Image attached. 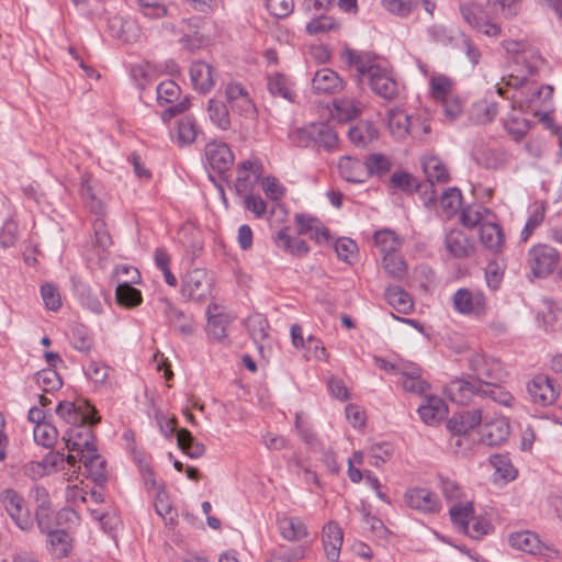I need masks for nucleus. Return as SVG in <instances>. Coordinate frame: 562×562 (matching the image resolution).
Wrapping results in <instances>:
<instances>
[{
  "instance_id": "60",
  "label": "nucleus",
  "mask_w": 562,
  "mask_h": 562,
  "mask_svg": "<svg viewBox=\"0 0 562 562\" xmlns=\"http://www.w3.org/2000/svg\"><path fill=\"white\" fill-rule=\"evenodd\" d=\"M487 7L495 14L504 18H512L518 14L520 10L519 0H487Z\"/></svg>"
},
{
  "instance_id": "12",
  "label": "nucleus",
  "mask_w": 562,
  "mask_h": 562,
  "mask_svg": "<svg viewBox=\"0 0 562 562\" xmlns=\"http://www.w3.org/2000/svg\"><path fill=\"white\" fill-rule=\"evenodd\" d=\"M226 101L232 111L246 119H254L257 109L247 89L237 82H229L225 88Z\"/></svg>"
},
{
  "instance_id": "63",
  "label": "nucleus",
  "mask_w": 562,
  "mask_h": 562,
  "mask_svg": "<svg viewBox=\"0 0 562 562\" xmlns=\"http://www.w3.org/2000/svg\"><path fill=\"white\" fill-rule=\"evenodd\" d=\"M60 458L59 453H49L42 462H29L24 467V474L33 480L42 477L46 474V464L54 467Z\"/></svg>"
},
{
  "instance_id": "11",
  "label": "nucleus",
  "mask_w": 562,
  "mask_h": 562,
  "mask_svg": "<svg viewBox=\"0 0 562 562\" xmlns=\"http://www.w3.org/2000/svg\"><path fill=\"white\" fill-rule=\"evenodd\" d=\"M527 391L535 404L549 406L555 403L560 387L548 375L538 374L527 384Z\"/></svg>"
},
{
  "instance_id": "25",
  "label": "nucleus",
  "mask_w": 562,
  "mask_h": 562,
  "mask_svg": "<svg viewBox=\"0 0 562 562\" xmlns=\"http://www.w3.org/2000/svg\"><path fill=\"white\" fill-rule=\"evenodd\" d=\"M312 86L317 93H336L342 90L344 80L336 71L323 68L314 75Z\"/></svg>"
},
{
  "instance_id": "8",
  "label": "nucleus",
  "mask_w": 562,
  "mask_h": 562,
  "mask_svg": "<svg viewBox=\"0 0 562 562\" xmlns=\"http://www.w3.org/2000/svg\"><path fill=\"white\" fill-rule=\"evenodd\" d=\"M468 364L475 376L473 381L483 385L484 389L487 383H492L495 389H501L496 383L501 376V364L497 360L474 353L469 358Z\"/></svg>"
},
{
  "instance_id": "30",
  "label": "nucleus",
  "mask_w": 562,
  "mask_h": 562,
  "mask_svg": "<svg viewBox=\"0 0 562 562\" xmlns=\"http://www.w3.org/2000/svg\"><path fill=\"white\" fill-rule=\"evenodd\" d=\"M448 412L446 403L438 396H427L425 404L418 408L422 420L427 425H436Z\"/></svg>"
},
{
  "instance_id": "36",
  "label": "nucleus",
  "mask_w": 562,
  "mask_h": 562,
  "mask_svg": "<svg viewBox=\"0 0 562 562\" xmlns=\"http://www.w3.org/2000/svg\"><path fill=\"white\" fill-rule=\"evenodd\" d=\"M71 281L74 293L81 304L95 314L102 313V304L99 297L92 293L90 286L76 278H72Z\"/></svg>"
},
{
  "instance_id": "28",
  "label": "nucleus",
  "mask_w": 562,
  "mask_h": 562,
  "mask_svg": "<svg viewBox=\"0 0 562 562\" xmlns=\"http://www.w3.org/2000/svg\"><path fill=\"white\" fill-rule=\"evenodd\" d=\"M294 222L297 226V233L305 235L311 233V238L316 241L329 239V231L326 228L318 218L307 214H295Z\"/></svg>"
},
{
  "instance_id": "64",
  "label": "nucleus",
  "mask_w": 562,
  "mask_h": 562,
  "mask_svg": "<svg viewBox=\"0 0 562 562\" xmlns=\"http://www.w3.org/2000/svg\"><path fill=\"white\" fill-rule=\"evenodd\" d=\"M19 240V227L18 223L9 218L7 220L0 229V246L5 249L15 246Z\"/></svg>"
},
{
  "instance_id": "9",
  "label": "nucleus",
  "mask_w": 562,
  "mask_h": 562,
  "mask_svg": "<svg viewBox=\"0 0 562 562\" xmlns=\"http://www.w3.org/2000/svg\"><path fill=\"white\" fill-rule=\"evenodd\" d=\"M56 414L70 425L87 422L99 423L101 419L94 406L86 401L78 403L59 402Z\"/></svg>"
},
{
  "instance_id": "52",
  "label": "nucleus",
  "mask_w": 562,
  "mask_h": 562,
  "mask_svg": "<svg viewBox=\"0 0 562 562\" xmlns=\"http://www.w3.org/2000/svg\"><path fill=\"white\" fill-rule=\"evenodd\" d=\"M490 214V211L481 205L473 204L462 209L460 221L463 226L468 228H474L477 225H482L484 217Z\"/></svg>"
},
{
  "instance_id": "59",
  "label": "nucleus",
  "mask_w": 562,
  "mask_h": 562,
  "mask_svg": "<svg viewBox=\"0 0 562 562\" xmlns=\"http://www.w3.org/2000/svg\"><path fill=\"white\" fill-rule=\"evenodd\" d=\"M157 101L160 105L176 102L181 93L180 87L173 80L160 82L157 88Z\"/></svg>"
},
{
  "instance_id": "56",
  "label": "nucleus",
  "mask_w": 562,
  "mask_h": 562,
  "mask_svg": "<svg viewBox=\"0 0 562 562\" xmlns=\"http://www.w3.org/2000/svg\"><path fill=\"white\" fill-rule=\"evenodd\" d=\"M411 117L403 111L389 112V127L393 135L405 137L409 134Z\"/></svg>"
},
{
  "instance_id": "24",
  "label": "nucleus",
  "mask_w": 562,
  "mask_h": 562,
  "mask_svg": "<svg viewBox=\"0 0 562 562\" xmlns=\"http://www.w3.org/2000/svg\"><path fill=\"white\" fill-rule=\"evenodd\" d=\"M509 436V423L504 416L495 417L484 424L482 442L487 446H499Z\"/></svg>"
},
{
  "instance_id": "26",
  "label": "nucleus",
  "mask_w": 562,
  "mask_h": 562,
  "mask_svg": "<svg viewBox=\"0 0 562 562\" xmlns=\"http://www.w3.org/2000/svg\"><path fill=\"white\" fill-rule=\"evenodd\" d=\"M267 87L271 95L279 97L290 103H294L296 99V91L294 82L281 72H274L268 77Z\"/></svg>"
},
{
  "instance_id": "33",
  "label": "nucleus",
  "mask_w": 562,
  "mask_h": 562,
  "mask_svg": "<svg viewBox=\"0 0 562 562\" xmlns=\"http://www.w3.org/2000/svg\"><path fill=\"white\" fill-rule=\"evenodd\" d=\"M217 306L211 304L207 306V335L216 340H222L227 336V325L229 324V316L224 313H213Z\"/></svg>"
},
{
  "instance_id": "45",
  "label": "nucleus",
  "mask_w": 562,
  "mask_h": 562,
  "mask_svg": "<svg viewBox=\"0 0 562 562\" xmlns=\"http://www.w3.org/2000/svg\"><path fill=\"white\" fill-rule=\"evenodd\" d=\"M373 239L375 246L380 249L383 256H387V254H396L402 246V240L391 229L378 231L374 234Z\"/></svg>"
},
{
  "instance_id": "38",
  "label": "nucleus",
  "mask_w": 562,
  "mask_h": 562,
  "mask_svg": "<svg viewBox=\"0 0 562 562\" xmlns=\"http://www.w3.org/2000/svg\"><path fill=\"white\" fill-rule=\"evenodd\" d=\"M80 195L87 206L95 214H101L102 202L95 193V184L92 176L88 172L83 173L80 179Z\"/></svg>"
},
{
  "instance_id": "19",
  "label": "nucleus",
  "mask_w": 562,
  "mask_h": 562,
  "mask_svg": "<svg viewBox=\"0 0 562 562\" xmlns=\"http://www.w3.org/2000/svg\"><path fill=\"white\" fill-rule=\"evenodd\" d=\"M189 72L194 90L207 93L213 89L217 74L211 64L203 60L193 61Z\"/></svg>"
},
{
  "instance_id": "2",
  "label": "nucleus",
  "mask_w": 562,
  "mask_h": 562,
  "mask_svg": "<svg viewBox=\"0 0 562 562\" xmlns=\"http://www.w3.org/2000/svg\"><path fill=\"white\" fill-rule=\"evenodd\" d=\"M508 85L520 87L513 99L518 102L520 108L531 109L536 114L537 109L547 106L552 98L553 88L551 86H539L537 82H529L526 75L512 77Z\"/></svg>"
},
{
  "instance_id": "10",
  "label": "nucleus",
  "mask_w": 562,
  "mask_h": 562,
  "mask_svg": "<svg viewBox=\"0 0 562 562\" xmlns=\"http://www.w3.org/2000/svg\"><path fill=\"white\" fill-rule=\"evenodd\" d=\"M460 12L464 21L490 37H496L501 34V26L492 22L485 14L481 4L477 3H463L460 5Z\"/></svg>"
},
{
  "instance_id": "46",
  "label": "nucleus",
  "mask_w": 562,
  "mask_h": 562,
  "mask_svg": "<svg viewBox=\"0 0 562 562\" xmlns=\"http://www.w3.org/2000/svg\"><path fill=\"white\" fill-rule=\"evenodd\" d=\"M315 146L331 150L338 142L337 133L325 122L314 123Z\"/></svg>"
},
{
  "instance_id": "58",
  "label": "nucleus",
  "mask_w": 562,
  "mask_h": 562,
  "mask_svg": "<svg viewBox=\"0 0 562 562\" xmlns=\"http://www.w3.org/2000/svg\"><path fill=\"white\" fill-rule=\"evenodd\" d=\"M490 462L495 470V473L503 480L513 481L516 477L517 471L512 464L510 459L504 454H494L491 457Z\"/></svg>"
},
{
  "instance_id": "35",
  "label": "nucleus",
  "mask_w": 562,
  "mask_h": 562,
  "mask_svg": "<svg viewBox=\"0 0 562 562\" xmlns=\"http://www.w3.org/2000/svg\"><path fill=\"white\" fill-rule=\"evenodd\" d=\"M338 167L341 177L349 182L361 183L368 178L364 165L358 159L345 157L339 161Z\"/></svg>"
},
{
  "instance_id": "42",
  "label": "nucleus",
  "mask_w": 562,
  "mask_h": 562,
  "mask_svg": "<svg viewBox=\"0 0 562 562\" xmlns=\"http://www.w3.org/2000/svg\"><path fill=\"white\" fill-rule=\"evenodd\" d=\"M423 170L431 187L435 182L448 181L449 175L446 166L438 157H429L423 160Z\"/></svg>"
},
{
  "instance_id": "16",
  "label": "nucleus",
  "mask_w": 562,
  "mask_h": 562,
  "mask_svg": "<svg viewBox=\"0 0 562 562\" xmlns=\"http://www.w3.org/2000/svg\"><path fill=\"white\" fill-rule=\"evenodd\" d=\"M159 308L167 322L172 325L181 335L191 336L194 333L195 326L192 316L182 312L169 300L160 299Z\"/></svg>"
},
{
  "instance_id": "6",
  "label": "nucleus",
  "mask_w": 562,
  "mask_h": 562,
  "mask_svg": "<svg viewBox=\"0 0 562 562\" xmlns=\"http://www.w3.org/2000/svg\"><path fill=\"white\" fill-rule=\"evenodd\" d=\"M0 503L14 521L23 531H29L33 527V519L25 506L24 498L14 490L7 488L0 494Z\"/></svg>"
},
{
  "instance_id": "13",
  "label": "nucleus",
  "mask_w": 562,
  "mask_h": 562,
  "mask_svg": "<svg viewBox=\"0 0 562 562\" xmlns=\"http://www.w3.org/2000/svg\"><path fill=\"white\" fill-rule=\"evenodd\" d=\"M340 58L348 66L355 67L360 75L368 74L369 77L374 72L375 68L382 66V59L375 53L356 50L348 46L341 50Z\"/></svg>"
},
{
  "instance_id": "17",
  "label": "nucleus",
  "mask_w": 562,
  "mask_h": 562,
  "mask_svg": "<svg viewBox=\"0 0 562 562\" xmlns=\"http://www.w3.org/2000/svg\"><path fill=\"white\" fill-rule=\"evenodd\" d=\"M369 86L375 94L385 100H393L398 94V83L384 65L375 68L369 77Z\"/></svg>"
},
{
  "instance_id": "37",
  "label": "nucleus",
  "mask_w": 562,
  "mask_h": 562,
  "mask_svg": "<svg viewBox=\"0 0 562 562\" xmlns=\"http://www.w3.org/2000/svg\"><path fill=\"white\" fill-rule=\"evenodd\" d=\"M385 299L397 312L408 314L413 310L411 295L398 285H390L385 289Z\"/></svg>"
},
{
  "instance_id": "21",
  "label": "nucleus",
  "mask_w": 562,
  "mask_h": 562,
  "mask_svg": "<svg viewBox=\"0 0 562 562\" xmlns=\"http://www.w3.org/2000/svg\"><path fill=\"white\" fill-rule=\"evenodd\" d=\"M447 251L454 258H469L474 255V243L460 229H451L445 238Z\"/></svg>"
},
{
  "instance_id": "7",
  "label": "nucleus",
  "mask_w": 562,
  "mask_h": 562,
  "mask_svg": "<svg viewBox=\"0 0 562 562\" xmlns=\"http://www.w3.org/2000/svg\"><path fill=\"white\" fill-rule=\"evenodd\" d=\"M453 308L462 315L482 317L486 314L487 300L481 291L467 288L457 290L452 296Z\"/></svg>"
},
{
  "instance_id": "1",
  "label": "nucleus",
  "mask_w": 562,
  "mask_h": 562,
  "mask_svg": "<svg viewBox=\"0 0 562 562\" xmlns=\"http://www.w3.org/2000/svg\"><path fill=\"white\" fill-rule=\"evenodd\" d=\"M447 397L459 405H467L474 396L488 397L503 405H509L512 396L502 389L493 387L492 383L486 389L473 380L453 379L445 386Z\"/></svg>"
},
{
  "instance_id": "49",
  "label": "nucleus",
  "mask_w": 562,
  "mask_h": 562,
  "mask_svg": "<svg viewBox=\"0 0 562 562\" xmlns=\"http://www.w3.org/2000/svg\"><path fill=\"white\" fill-rule=\"evenodd\" d=\"M47 536L52 553L59 559L67 557L71 549L69 535L65 530L56 529Z\"/></svg>"
},
{
  "instance_id": "39",
  "label": "nucleus",
  "mask_w": 562,
  "mask_h": 562,
  "mask_svg": "<svg viewBox=\"0 0 562 562\" xmlns=\"http://www.w3.org/2000/svg\"><path fill=\"white\" fill-rule=\"evenodd\" d=\"M246 326L252 341L261 351L263 348L262 342L268 338V321L261 314H254L247 318Z\"/></svg>"
},
{
  "instance_id": "48",
  "label": "nucleus",
  "mask_w": 562,
  "mask_h": 562,
  "mask_svg": "<svg viewBox=\"0 0 562 562\" xmlns=\"http://www.w3.org/2000/svg\"><path fill=\"white\" fill-rule=\"evenodd\" d=\"M450 518L453 525L461 531L468 532L470 519L473 518L474 508L471 502L453 505L450 510Z\"/></svg>"
},
{
  "instance_id": "50",
  "label": "nucleus",
  "mask_w": 562,
  "mask_h": 562,
  "mask_svg": "<svg viewBox=\"0 0 562 562\" xmlns=\"http://www.w3.org/2000/svg\"><path fill=\"white\" fill-rule=\"evenodd\" d=\"M382 267L390 278L396 280H402L407 273L406 262L397 252L383 256Z\"/></svg>"
},
{
  "instance_id": "34",
  "label": "nucleus",
  "mask_w": 562,
  "mask_h": 562,
  "mask_svg": "<svg viewBox=\"0 0 562 562\" xmlns=\"http://www.w3.org/2000/svg\"><path fill=\"white\" fill-rule=\"evenodd\" d=\"M480 240L491 251L498 252L504 245V234L496 223L486 222L480 227Z\"/></svg>"
},
{
  "instance_id": "44",
  "label": "nucleus",
  "mask_w": 562,
  "mask_h": 562,
  "mask_svg": "<svg viewBox=\"0 0 562 562\" xmlns=\"http://www.w3.org/2000/svg\"><path fill=\"white\" fill-rule=\"evenodd\" d=\"M116 302L126 307L134 308L143 302L142 292L128 282L120 283L115 290Z\"/></svg>"
},
{
  "instance_id": "23",
  "label": "nucleus",
  "mask_w": 562,
  "mask_h": 562,
  "mask_svg": "<svg viewBox=\"0 0 562 562\" xmlns=\"http://www.w3.org/2000/svg\"><path fill=\"white\" fill-rule=\"evenodd\" d=\"M481 409L454 413L447 423L448 429L454 435H465L483 420Z\"/></svg>"
},
{
  "instance_id": "57",
  "label": "nucleus",
  "mask_w": 562,
  "mask_h": 562,
  "mask_svg": "<svg viewBox=\"0 0 562 562\" xmlns=\"http://www.w3.org/2000/svg\"><path fill=\"white\" fill-rule=\"evenodd\" d=\"M366 172H368L369 176H383L387 173L391 169V162L390 160L382 154L374 153L370 154L366 161L363 162Z\"/></svg>"
},
{
  "instance_id": "54",
  "label": "nucleus",
  "mask_w": 562,
  "mask_h": 562,
  "mask_svg": "<svg viewBox=\"0 0 562 562\" xmlns=\"http://www.w3.org/2000/svg\"><path fill=\"white\" fill-rule=\"evenodd\" d=\"M34 440L44 448H52L57 441L58 430L49 423H38L33 430Z\"/></svg>"
},
{
  "instance_id": "61",
  "label": "nucleus",
  "mask_w": 562,
  "mask_h": 562,
  "mask_svg": "<svg viewBox=\"0 0 562 562\" xmlns=\"http://www.w3.org/2000/svg\"><path fill=\"white\" fill-rule=\"evenodd\" d=\"M337 116L341 121H349L360 114V108L353 99L341 98L334 101Z\"/></svg>"
},
{
  "instance_id": "62",
  "label": "nucleus",
  "mask_w": 562,
  "mask_h": 562,
  "mask_svg": "<svg viewBox=\"0 0 562 562\" xmlns=\"http://www.w3.org/2000/svg\"><path fill=\"white\" fill-rule=\"evenodd\" d=\"M418 3L419 0H382V5L387 12L401 18L409 15Z\"/></svg>"
},
{
  "instance_id": "29",
  "label": "nucleus",
  "mask_w": 562,
  "mask_h": 562,
  "mask_svg": "<svg viewBox=\"0 0 562 562\" xmlns=\"http://www.w3.org/2000/svg\"><path fill=\"white\" fill-rule=\"evenodd\" d=\"M278 529L283 539L300 541L307 537V528L299 517L281 516L277 520Z\"/></svg>"
},
{
  "instance_id": "55",
  "label": "nucleus",
  "mask_w": 562,
  "mask_h": 562,
  "mask_svg": "<svg viewBox=\"0 0 562 562\" xmlns=\"http://www.w3.org/2000/svg\"><path fill=\"white\" fill-rule=\"evenodd\" d=\"M546 207L543 203H535L530 215L521 231L520 237L522 241H527L532 233L542 224L544 220Z\"/></svg>"
},
{
  "instance_id": "20",
  "label": "nucleus",
  "mask_w": 562,
  "mask_h": 562,
  "mask_svg": "<svg viewBox=\"0 0 562 562\" xmlns=\"http://www.w3.org/2000/svg\"><path fill=\"white\" fill-rule=\"evenodd\" d=\"M405 502L411 508L423 513H438L440 509L438 496L427 488H409L405 493Z\"/></svg>"
},
{
  "instance_id": "31",
  "label": "nucleus",
  "mask_w": 562,
  "mask_h": 562,
  "mask_svg": "<svg viewBox=\"0 0 562 562\" xmlns=\"http://www.w3.org/2000/svg\"><path fill=\"white\" fill-rule=\"evenodd\" d=\"M350 142L358 147L364 148L378 139L379 131L370 121H360L348 131Z\"/></svg>"
},
{
  "instance_id": "22",
  "label": "nucleus",
  "mask_w": 562,
  "mask_h": 562,
  "mask_svg": "<svg viewBox=\"0 0 562 562\" xmlns=\"http://www.w3.org/2000/svg\"><path fill=\"white\" fill-rule=\"evenodd\" d=\"M397 378V382L409 393L424 394L430 387L429 383L422 378V369L414 362L408 361Z\"/></svg>"
},
{
  "instance_id": "53",
  "label": "nucleus",
  "mask_w": 562,
  "mask_h": 562,
  "mask_svg": "<svg viewBox=\"0 0 562 562\" xmlns=\"http://www.w3.org/2000/svg\"><path fill=\"white\" fill-rule=\"evenodd\" d=\"M35 383L44 392L57 391L61 387L63 381L55 369L46 368L35 373Z\"/></svg>"
},
{
  "instance_id": "15",
  "label": "nucleus",
  "mask_w": 562,
  "mask_h": 562,
  "mask_svg": "<svg viewBox=\"0 0 562 562\" xmlns=\"http://www.w3.org/2000/svg\"><path fill=\"white\" fill-rule=\"evenodd\" d=\"M509 542L512 547L531 553V554H546L549 558H553L558 554V551L551 546L542 543L538 535L531 531H521L510 535Z\"/></svg>"
},
{
  "instance_id": "18",
  "label": "nucleus",
  "mask_w": 562,
  "mask_h": 562,
  "mask_svg": "<svg viewBox=\"0 0 562 562\" xmlns=\"http://www.w3.org/2000/svg\"><path fill=\"white\" fill-rule=\"evenodd\" d=\"M205 159L217 173L227 171L234 164V155L225 143L213 142L205 147Z\"/></svg>"
},
{
  "instance_id": "14",
  "label": "nucleus",
  "mask_w": 562,
  "mask_h": 562,
  "mask_svg": "<svg viewBox=\"0 0 562 562\" xmlns=\"http://www.w3.org/2000/svg\"><path fill=\"white\" fill-rule=\"evenodd\" d=\"M503 47L515 56L514 61L517 65H522L526 68V75H533L543 63L541 56L528 48L525 42L508 40L503 42Z\"/></svg>"
},
{
  "instance_id": "51",
  "label": "nucleus",
  "mask_w": 562,
  "mask_h": 562,
  "mask_svg": "<svg viewBox=\"0 0 562 562\" xmlns=\"http://www.w3.org/2000/svg\"><path fill=\"white\" fill-rule=\"evenodd\" d=\"M198 135L195 120L191 116H184L177 124V143L180 146L192 144Z\"/></svg>"
},
{
  "instance_id": "32",
  "label": "nucleus",
  "mask_w": 562,
  "mask_h": 562,
  "mask_svg": "<svg viewBox=\"0 0 562 562\" xmlns=\"http://www.w3.org/2000/svg\"><path fill=\"white\" fill-rule=\"evenodd\" d=\"M79 461L83 464L87 476L99 485L106 482L108 475L105 470V461L97 451L81 454Z\"/></svg>"
},
{
  "instance_id": "4",
  "label": "nucleus",
  "mask_w": 562,
  "mask_h": 562,
  "mask_svg": "<svg viewBox=\"0 0 562 562\" xmlns=\"http://www.w3.org/2000/svg\"><path fill=\"white\" fill-rule=\"evenodd\" d=\"M559 261L558 250L549 245L539 244L528 251V265L537 278H546L551 274Z\"/></svg>"
},
{
  "instance_id": "3",
  "label": "nucleus",
  "mask_w": 562,
  "mask_h": 562,
  "mask_svg": "<svg viewBox=\"0 0 562 562\" xmlns=\"http://www.w3.org/2000/svg\"><path fill=\"white\" fill-rule=\"evenodd\" d=\"M98 423H78L72 425L68 430L65 431L63 439L66 442V447L70 451H77L79 458L81 454H87L97 451L95 437L92 430V426Z\"/></svg>"
},
{
  "instance_id": "41",
  "label": "nucleus",
  "mask_w": 562,
  "mask_h": 562,
  "mask_svg": "<svg viewBox=\"0 0 562 562\" xmlns=\"http://www.w3.org/2000/svg\"><path fill=\"white\" fill-rule=\"evenodd\" d=\"M211 122L222 131L231 127V117L226 104L216 99H210L206 108Z\"/></svg>"
},
{
  "instance_id": "27",
  "label": "nucleus",
  "mask_w": 562,
  "mask_h": 562,
  "mask_svg": "<svg viewBox=\"0 0 562 562\" xmlns=\"http://www.w3.org/2000/svg\"><path fill=\"white\" fill-rule=\"evenodd\" d=\"M342 544V530L337 522H328L323 530V546L326 557L330 561H337Z\"/></svg>"
},
{
  "instance_id": "47",
  "label": "nucleus",
  "mask_w": 562,
  "mask_h": 562,
  "mask_svg": "<svg viewBox=\"0 0 562 562\" xmlns=\"http://www.w3.org/2000/svg\"><path fill=\"white\" fill-rule=\"evenodd\" d=\"M429 88L431 97L440 101L453 95L454 82L446 75H432L429 79Z\"/></svg>"
},
{
  "instance_id": "5",
  "label": "nucleus",
  "mask_w": 562,
  "mask_h": 562,
  "mask_svg": "<svg viewBox=\"0 0 562 562\" xmlns=\"http://www.w3.org/2000/svg\"><path fill=\"white\" fill-rule=\"evenodd\" d=\"M212 279L204 269H193L182 280L181 293L190 301L204 302L211 296Z\"/></svg>"
},
{
  "instance_id": "40",
  "label": "nucleus",
  "mask_w": 562,
  "mask_h": 562,
  "mask_svg": "<svg viewBox=\"0 0 562 562\" xmlns=\"http://www.w3.org/2000/svg\"><path fill=\"white\" fill-rule=\"evenodd\" d=\"M177 443L178 447L192 459L201 458L205 453V446L195 440L192 434L186 428H181L177 431Z\"/></svg>"
},
{
  "instance_id": "43",
  "label": "nucleus",
  "mask_w": 562,
  "mask_h": 562,
  "mask_svg": "<svg viewBox=\"0 0 562 562\" xmlns=\"http://www.w3.org/2000/svg\"><path fill=\"white\" fill-rule=\"evenodd\" d=\"M276 243L279 247L295 256H305L310 251L307 243L303 239L291 237L288 234L286 227L277 234Z\"/></svg>"
}]
</instances>
